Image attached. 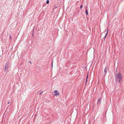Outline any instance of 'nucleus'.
<instances>
[{
    "label": "nucleus",
    "mask_w": 124,
    "mask_h": 124,
    "mask_svg": "<svg viewBox=\"0 0 124 124\" xmlns=\"http://www.w3.org/2000/svg\"><path fill=\"white\" fill-rule=\"evenodd\" d=\"M8 64H6L5 66V68H4V70L6 71L7 72L8 71Z\"/></svg>",
    "instance_id": "2"
},
{
    "label": "nucleus",
    "mask_w": 124,
    "mask_h": 124,
    "mask_svg": "<svg viewBox=\"0 0 124 124\" xmlns=\"http://www.w3.org/2000/svg\"><path fill=\"white\" fill-rule=\"evenodd\" d=\"M9 102H8V104H9Z\"/></svg>",
    "instance_id": "14"
},
{
    "label": "nucleus",
    "mask_w": 124,
    "mask_h": 124,
    "mask_svg": "<svg viewBox=\"0 0 124 124\" xmlns=\"http://www.w3.org/2000/svg\"><path fill=\"white\" fill-rule=\"evenodd\" d=\"M122 78V75L120 73H119L117 75V78L118 80L119 83L121 82V81Z\"/></svg>",
    "instance_id": "1"
},
{
    "label": "nucleus",
    "mask_w": 124,
    "mask_h": 124,
    "mask_svg": "<svg viewBox=\"0 0 124 124\" xmlns=\"http://www.w3.org/2000/svg\"><path fill=\"white\" fill-rule=\"evenodd\" d=\"M107 66H106L105 67V68L104 69V76H105L106 74V73H107Z\"/></svg>",
    "instance_id": "4"
},
{
    "label": "nucleus",
    "mask_w": 124,
    "mask_h": 124,
    "mask_svg": "<svg viewBox=\"0 0 124 124\" xmlns=\"http://www.w3.org/2000/svg\"><path fill=\"white\" fill-rule=\"evenodd\" d=\"M108 29H107V33L105 35V36L104 37V39H105L106 38V37L107 35V34H108Z\"/></svg>",
    "instance_id": "5"
},
{
    "label": "nucleus",
    "mask_w": 124,
    "mask_h": 124,
    "mask_svg": "<svg viewBox=\"0 0 124 124\" xmlns=\"http://www.w3.org/2000/svg\"><path fill=\"white\" fill-rule=\"evenodd\" d=\"M82 7V5H81V6L80 7V8H81Z\"/></svg>",
    "instance_id": "10"
},
{
    "label": "nucleus",
    "mask_w": 124,
    "mask_h": 124,
    "mask_svg": "<svg viewBox=\"0 0 124 124\" xmlns=\"http://www.w3.org/2000/svg\"><path fill=\"white\" fill-rule=\"evenodd\" d=\"M85 13H86V14L87 15H88V12H87V9H86V11H85Z\"/></svg>",
    "instance_id": "7"
},
{
    "label": "nucleus",
    "mask_w": 124,
    "mask_h": 124,
    "mask_svg": "<svg viewBox=\"0 0 124 124\" xmlns=\"http://www.w3.org/2000/svg\"><path fill=\"white\" fill-rule=\"evenodd\" d=\"M88 77V75H87V76L86 78V83L87 82Z\"/></svg>",
    "instance_id": "8"
},
{
    "label": "nucleus",
    "mask_w": 124,
    "mask_h": 124,
    "mask_svg": "<svg viewBox=\"0 0 124 124\" xmlns=\"http://www.w3.org/2000/svg\"><path fill=\"white\" fill-rule=\"evenodd\" d=\"M9 38H10V39H11V36L10 35V36Z\"/></svg>",
    "instance_id": "11"
},
{
    "label": "nucleus",
    "mask_w": 124,
    "mask_h": 124,
    "mask_svg": "<svg viewBox=\"0 0 124 124\" xmlns=\"http://www.w3.org/2000/svg\"><path fill=\"white\" fill-rule=\"evenodd\" d=\"M49 1L48 0L46 2V3L47 4H48L49 3Z\"/></svg>",
    "instance_id": "9"
},
{
    "label": "nucleus",
    "mask_w": 124,
    "mask_h": 124,
    "mask_svg": "<svg viewBox=\"0 0 124 124\" xmlns=\"http://www.w3.org/2000/svg\"><path fill=\"white\" fill-rule=\"evenodd\" d=\"M54 92V95H55V96L58 95L59 94V92L57 90H55Z\"/></svg>",
    "instance_id": "3"
},
{
    "label": "nucleus",
    "mask_w": 124,
    "mask_h": 124,
    "mask_svg": "<svg viewBox=\"0 0 124 124\" xmlns=\"http://www.w3.org/2000/svg\"><path fill=\"white\" fill-rule=\"evenodd\" d=\"M53 61L52 63V67H53Z\"/></svg>",
    "instance_id": "12"
},
{
    "label": "nucleus",
    "mask_w": 124,
    "mask_h": 124,
    "mask_svg": "<svg viewBox=\"0 0 124 124\" xmlns=\"http://www.w3.org/2000/svg\"><path fill=\"white\" fill-rule=\"evenodd\" d=\"M101 99L100 98H99L98 99V101L97 103L98 104H99L101 102Z\"/></svg>",
    "instance_id": "6"
},
{
    "label": "nucleus",
    "mask_w": 124,
    "mask_h": 124,
    "mask_svg": "<svg viewBox=\"0 0 124 124\" xmlns=\"http://www.w3.org/2000/svg\"><path fill=\"white\" fill-rule=\"evenodd\" d=\"M29 62L31 64V61H29Z\"/></svg>",
    "instance_id": "13"
}]
</instances>
